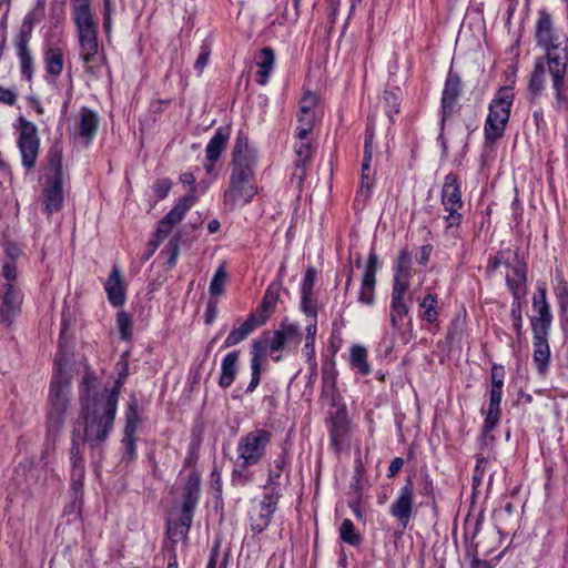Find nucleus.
I'll return each instance as SVG.
<instances>
[{
  "instance_id": "f257e3e1",
  "label": "nucleus",
  "mask_w": 568,
  "mask_h": 568,
  "mask_svg": "<svg viewBox=\"0 0 568 568\" xmlns=\"http://www.w3.org/2000/svg\"><path fill=\"white\" fill-rule=\"evenodd\" d=\"M535 38L537 45L545 51L534 62L528 90L534 97L540 95L546 88L549 75L556 111L568 109V45L555 31L550 14L540 11L536 23Z\"/></svg>"
},
{
  "instance_id": "f03ea898",
  "label": "nucleus",
  "mask_w": 568,
  "mask_h": 568,
  "mask_svg": "<svg viewBox=\"0 0 568 568\" xmlns=\"http://www.w3.org/2000/svg\"><path fill=\"white\" fill-rule=\"evenodd\" d=\"M98 381L85 373L80 390L81 410L72 430V444H87L95 448L104 443L111 433L116 414L119 388L97 392Z\"/></svg>"
},
{
  "instance_id": "7ed1b4c3",
  "label": "nucleus",
  "mask_w": 568,
  "mask_h": 568,
  "mask_svg": "<svg viewBox=\"0 0 568 568\" xmlns=\"http://www.w3.org/2000/svg\"><path fill=\"white\" fill-rule=\"evenodd\" d=\"M256 164V150L250 144L247 136L240 132L232 151L229 186L223 194L225 206L233 210L236 205H245L257 194Z\"/></svg>"
},
{
  "instance_id": "20e7f679",
  "label": "nucleus",
  "mask_w": 568,
  "mask_h": 568,
  "mask_svg": "<svg viewBox=\"0 0 568 568\" xmlns=\"http://www.w3.org/2000/svg\"><path fill=\"white\" fill-rule=\"evenodd\" d=\"M72 19L77 27L80 57L87 72L95 74L102 58L99 57L98 26L91 11V0H71Z\"/></svg>"
},
{
  "instance_id": "39448f33",
  "label": "nucleus",
  "mask_w": 568,
  "mask_h": 568,
  "mask_svg": "<svg viewBox=\"0 0 568 568\" xmlns=\"http://www.w3.org/2000/svg\"><path fill=\"white\" fill-rule=\"evenodd\" d=\"M47 161L48 173L44 175L40 201L44 213L50 217L53 213L62 210L64 202L62 189V148L60 144L57 143L50 148Z\"/></svg>"
},
{
  "instance_id": "423d86ee",
  "label": "nucleus",
  "mask_w": 568,
  "mask_h": 568,
  "mask_svg": "<svg viewBox=\"0 0 568 568\" xmlns=\"http://www.w3.org/2000/svg\"><path fill=\"white\" fill-rule=\"evenodd\" d=\"M200 499V475L191 471L183 487L182 511L178 520H169L166 534L173 542L184 540L192 525L193 514Z\"/></svg>"
},
{
  "instance_id": "0eeeda50",
  "label": "nucleus",
  "mask_w": 568,
  "mask_h": 568,
  "mask_svg": "<svg viewBox=\"0 0 568 568\" xmlns=\"http://www.w3.org/2000/svg\"><path fill=\"white\" fill-rule=\"evenodd\" d=\"M71 403V379L61 368L53 375L49 393V427L60 430Z\"/></svg>"
},
{
  "instance_id": "6e6552de",
  "label": "nucleus",
  "mask_w": 568,
  "mask_h": 568,
  "mask_svg": "<svg viewBox=\"0 0 568 568\" xmlns=\"http://www.w3.org/2000/svg\"><path fill=\"white\" fill-rule=\"evenodd\" d=\"M513 100V89L504 87L497 91L495 98L489 103V112L484 128L487 142L494 143L504 135L510 116Z\"/></svg>"
},
{
  "instance_id": "1a4fd4ad",
  "label": "nucleus",
  "mask_w": 568,
  "mask_h": 568,
  "mask_svg": "<svg viewBox=\"0 0 568 568\" xmlns=\"http://www.w3.org/2000/svg\"><path fill=\"white\" fill-rule=\"evenodd\" d=\"M272 440V433L264 428H255L244 436L237 443V463L245 469L257 465L266 455V449Z\"/></svg>"
},
{
  "instance_id": "9d476101",
  "label": "nucleus",
  "mask_w": 568,
  "mask_h": 568,
  "mask_svg": "<svg viewBox=\"0 0 568 568\" xmlns=\"http://www.w3.org/2000/svg\"><path fill=\"white\" fill-rule=\"evenodd\" d=\"M17 145L21 154L22 165L27 171L34 169L40 152V138L37 125L24 116L18 119Z\"/></svg>"
},
{
  "instance_id": "9b49d317",
  "label": "nucleus",
  "mask_w": 568,
  "mask_h": 568,
  "mask_svg": "<svg viewBox=\"0 0 568 568\" xmlns=\"http://www.w3.org/2000/svg\"><path fill=\"white\" fill-rule=\"evenodd\" d=\"M442 204L444 210L448 213L445 217L447 227L458 226L462 222V214L459 211L464 206L462 200V190L457 176L449 173L445 176L442 187Z\"/></svg>"
},
{
  "instance_id": "f8f14e48",
  "label": "nucleus",
  "mask_w": 568,
  "mask_h": 568,
  "mask_svg": "<svg viewBox=\"0 0 568 568\" xmlns=\"http://www.w3.org/2000/svg\"><path fill=\"white\" fill-rule=\"evenodd\" d=\"M389 325L395 341L406 345L413 338V323L409 317V306L406 302L390 301Z\"/></svg>"
},
{
  "instance_id": "ddd939ff",
  "label": "nucleus",
  "mask_w": 568,
  "mask_h": 568,
  "mask_svg": "<svg viewBox=\"0 0 568 568\" xmlns=\"http://www.w3.org/2000/svg\"><path fill=\"white\" fill-rule=\"evenodd\" d=\"M280 499L278 491H267L264 494L263 499L255 505L250 511V527L253 534L257 535L264 531L277 508Z\"/></svg>"
},
{
  "instance_id": "4468645a",
  "label": "nucleus",
  "mask_w": 568,
  "mask_h": 568,
  "mask_svg": "<svg viewBox=\"0 0 568 568\" xmlns=\"http://www.w3.org/2000/svg\"><path fill=\"white\" fill-rule=\"evenodd\" d=\"M22 295L20 290L12 283L2 286L0 293V323L9 326L20 314Z\"/></svg>"
},
{
  "instance_id": "2eb2a0df",
  "label": "nucleus",
  "mask_w": 568,
  "mask_h": 568,
  "mask_svg": "<svg viewBox=\"0 0 568 568\" xmlns=\"http://www.w3.org/2000/svg\"><path fill=\"white\" fill-rule=\"evenodd\" d=\"M414 509V484L407 478L406 484L400 488L398 496L390 506V515L395 517L403 528H406Z\"/></svg>"
},
{
  "instance_id": "dca6fc26",
  "label": "nucleus",
  "mask_w": 568,
  "mask_h": 568,
  "mask_svg": "<svg viewBox=\"0 0 568 568\" xmlns=\"http://www.w3.org/2000/svg\"><path fill=\"white\" fill-rule=\"evenodd\" d=\"M396 267L397 272L394 277L390 301L405 302V294L409 287L408 277L412 268V256L407 250L400 251Z\"/></svg>"
},
{
  "instance_id": "f3484780",
  "label": "nucleus",
  "mask_w": 568,
  "mask_h": 568,
  "mask_svg": "<svg viewBox=\"0 0 568 568\" xmlns=\"http://www.w3.org/2000/svg\"><path fill=\"white\" fill-rule=\"evenodd\" d=\"M532 307L538 314V316L531 318L532 334H548L552 316L546 300L545 288H539L538 294L534 295Z\"/></svg>"
},
{
  "instance_id": "a211bd4d",
  "label": "nucleus",
  "mask_w": 568,
  "mask_h": 568,
  "mask_svg": "<svg viewBox=\"0 0 568 568\" xmlns=\"http://www.w3.org/2000/svg\"><path fill=\"white\" fill-rule=\"evenodd\" d=\"M301 343V331L295 324L283 323L273 334L270 342V351L278 352L285 349L288 345H298Z\"/></svg>"
},
{
  "instance_id": "6ab92c4d",
  "label": "nucleus",
  "mask_w": 568,
  "mask_h": 568,
  "mask_svg": "<svg viewBox=\"0 0 568 568\" xmlns=\"http://www.w3.org/2000/svg\"><path fill=\"white\" fill-rule=\"evenodd\" d=\"M460 83L462 81L457 73H448L442 97L443 122L454 111L455 104L460 93Z\"/></svg>"
},
{
  "instance_id": "aec40b11",
  "label": "nucleus",
  "mask_w": 568,
  "mask_h": 568,
  "mask_svg": "<svg viewBox=\"0 0 568 568\" xmlns=\"http://www.w3.org/2000/svg\"><path fill=\"white\" fill-rule=\"evenodd\" d=\"M374 139V128L368 124L365 135L364 144V159L362 163L361 176V194L368 196L373 186V179L371 178V161H372V144Z\"/></svg>"
},
{
  "instance_id": "412c9836",
  "label": "nucleus",
  "mask_w": 568,
  "mask_h": 568,
  "mask_svg": "<svg viewBox=\"0 0 568 568\" xmlns=\"http://www.w3.org/2000/svg\"><path fill=\"white\" fill-rule=\"evenodd\" d=\"M267 343L263 339H255L251 348V381L245 389L246 393H253L260 384L262 361Z\"/></svg>"
},
{
  "instance_id": "4be33fe9",
  "label": "nucleus",
  "mask_w": 568,
  "mask_h": 568,
  "mask_svg": "<svg viewBox=\"0 0 568 568\" xmlns=\"http://www.w3.org/2000/svg\"><path fill=\"white\" fill-rule=\"evenodd\" d=\"M503 397V387L489 389V406L483 425V434L487 436L498 425L500 420L501 409L500 403Z\"/></svg>"
},
{
  "instance_id": "5701e85b",
  "label": "nucleus",
  "mask_w": 568,
  "mask_h": 568,
  "mask_svg": "<svg viewBox=\"0 0 568 568\" xmlns=\"http://www.w3.org/2000/svg\"><path fill=\"white\" fill-rule=\"evenodd\" d=\"M104 288L108 294V300L113 306H122L125 302V290L121 277L120 270L114 266L109 275Z\"/></svg>"
},
{
  "instance_id": "b1692460",
  "label": "nucleus",
  "mask_w": 568,
  "mask_h": 568,
  "mask_svg": "<svg viewBox=\"0 0 568 568\" xmlns=\"http://www.w3.org/2000/svg\"><path fill=\"white\" fill-rule=\"evenodd\" d=\"M534 336V363L539 374H545L549 367L550 348L547 341L548 334H532Z\"/></svg>"
},
{
  "instance_id": "393cba45",
  "label": "nucleus",
  "mask_w": 568,
  "mask_h": 568,
  "mask_svg": "<svg viewBox=\"0 0 568 568\" xmlns=\"http://www.w3.org/2000/svg\"><path fill=\"white\" fill-rule=\"evenodd\" d=\"M264 325L263 318H258L253 314H250L245 322H243L239 327L232 329L227 335L224 346L232 347L237 345L242 341L248 337V335L257 327Z\"/></svg>"
},
{
  "instance_id": "a878e982",
  "label": "nucleus",
  "mask_w": 568,
  "mask_h": 568,
  "mask_svg": "<svg viewBox=\"0 0 568 568\" xmlns=\"http://www.w3.org/2000/svg\"><path fill=\"white\" fill-rule=\"evenodd\" d=\"M280 291H281V283L280 282H273L268 285L264 297L262 300L261 305L257 307L255 312L252 314L254 316H257L258 318H263V324L266 323V321L270 318V316L273 313V310L278 301L280 297Z\"/></svg>"
},
{
  "instance_id": "bb28decb",
  "label": "nucleus",
  "mask_w": 568,
  "mask_h": 568,
  "mask_svg": "<svg viewBox=\"0 0 568 568\" xmlns=\"http://www.w3.org/2000/svg\"><path fill=\"white\" fill-rule=\"evenodd\" d=\"M312 152V146L306 140H300V143L295 146L296 160L292 180H295L298 185H301L305 179L306 168Z\"/></svg>"
},
{
  "instance_id": "cd10ccee",
  "label": "nucleus",
  "mask_w": 568,
  "mask_h": 568,
  "mask_svg": "<svg viewBox=\"0 0 568 568\" xmlns=\"http://www.w3.org/2000/svg\"><path fill=\"white\" fill-rule=\"evenodd\" d=\"M229 139L230 130L226 128H219L206 145V160L210 162L217 161L225 149Z\"/></svg>"
},
{
  "instance_id": "c85d7f7f",
  "label": "nucleus",
  "mask_w": 568,
  "mask_h": 568,
  "mask_svg": "<svg viewBox=\"0 0 568 568\" xmlns=\"http://www.w3.org/2000/svg\"><path fill=\"white\" fill-rule=\"evenodd\" d=\"M237 362H239V352L233 351L225 355L221 365V375L219 378V385L222 388L230 387L235 377L237 375Z\"/></svg>"
},
{
  "instance_id": "c756f323",
  "label": "nucleus",
  "mask_w": 568,
  "mask_h": 568,
  "mask_svg": "<svg viewBox=\"0 0 568 568\" xmlns=\"http://www.w3.org/2000/svg\"><path fill=\"white\" fill-rule=\"evenodd\" d=\"M99 119L95 112L88 108H82L80 111L79 134L85 140L88 144L95 135Z\"/></svg>"
},
{
  "instance_id": "7c9ffc66",
  "label": "nucleus",
  "mask_w": 568,
  "mask_h": 568,
  "mask_svg": "<svg viewBox=\"0 0 568 568\" xmlns=\"http://www.w3.org/2000/svg\"><path fill=\"white\" fill-rule=\"evenodd\" d=\"M194 187L190 194L181 197L178 203L172 207V210L164 216L169 223L173 226L181 222L185 216L186 212L194 205L197 201V197L193 194Z\"/></svg>"
},
{
  "instance_id": "2f4dec72",
  "label": "nucleus",
  "mask_w": 568,
  "mask_h": 568,
  "mask_svg": "<svg viewBox=\"0 0 568 568\" xmlns=\"http://www.w3.org/2000/svg\"><path fill=\"white\" fill-rule=\"evenodd\" d=\"M275 62V54L271 48H263L261 50L260 60L257 62L258 71L256 82L260 85H265L268 80Z\"/></svg>"
},
{
  "instance_id": "473e14b6",
  "label": "nucleus",
  "mask_w": 568,
  "mask_h": 568,
  "mask_svg": "<svg viewBox=\"0 0 568 568\" xmlns=\"http://www.w3.org/2000/svg\"><path fill=\"white\" fill-rule=\"evenodd\" d=\"M506 282L516 300L520 298L526 283V272L521 264L511 266L510 272L506 274Z\"/></svg>"
},
{
  "instance_id": "72a5a7b5",
  "label": "nucleus",
  "mask_w": 568,
  "mask_h": 568,
  "mask_svg": "<svg viewBox=\"0 0 568 568\" xmlns=\"http://www.w3.org/2000/svg\"><path fill=\"white\" fill-rule=\"evenodd\" d=\"M348 432V423L345 413L337 412L331 419L329 435L332 444L338 448Z\"/></svg>"
},
{
  "instance_id": "f704fd0d",
  "label": "nucleus",
  "mask_w": 568,
  "mask_h": 568,
  "mask_svg": "<svg viewBox=\"0 0 568 568\" xmlns=\"http://www.w3.org/2000/svg\"><path fill=\"white\" fill-rule=\"evenodd\" d=\"M45 70L49 74L58 77L63 70V53L59 48H49L44 51Z\"/></svg>"
},
{
  "instance_id": "c9c22d12",
  "label": "nucleus",
  "mask_w": 568,
  "mask_h": 568,
  "mask_svg": "<svg viewBox=\"0 0 568 568\" xmlns=\"http://www.w3.org/2000/svg\"><path fill=\"white\" fill-rule=\"evenodd\" d=\"M33 28V18L31 14H27L22 21L19 33L16 37L14 44L18 52L30 51L28 43L31 39Z\"/></svg>"
},
{
  "instance_id": "e433bc0d",
  "label": "nucleus",
  "mask_w": 568,
  "mask_h": 568,
  "mask_svg": "<svg viewBox=\"0 0 568 568\" xmlns=\"http://www.w3.org/2000/svg\"><path fill=\"white\" fill-rule=\"evenodd\" d=\"M138 407V400L134 397L131 398L125 410L124 436H134L138 430L140 424Z\"/></svg>"
},
{
  "instance_id": "4c0bfd02",
  "label": "nucleus",
  "mask_w": 568,
  "mask_h": 568,
  "mask_svg": "<svg viewBox=\"0 0 568 568\" xmlns=\"http://www.w3.org/2000/svg\"><path fill=\"white\" fill-rule=\"evenodd\" d=\"M351 365L363 375L371 373V367L367 363V351L365 347L355 345L351 349Z\"/></svg>"
},
{
  "instance_id": "58836bf2",
  "label": "nucleus",
  "mask_w": 568,
  "mask_h": 568,
  "mask_svg": "<svg viewBox=\"0 0 568 568\" xmlns=\"http://www.w3.org/2000/svg\"><path fill=\"white\" fill-rule=\"evenodd\" d=\"M318 114L297 112L296 136L298 140H306L312 132Z\"/></svg>"
},
{
  "instance_id": "ea45409f",
  "label": "nucleus",
  "mask_w": 568,
  "mask_h": 568,
  "mask_svg": "<svg viewBox=\"0 0 568 568\" xmlns=\"http://www.w3.org/2000/svg\"><path fill=\"white\" fill-rule=\"evenodd\" d=\"M376 278L372 276H362L361 288L358 292V302L372 306L375 302Z\"/></svg>"
},
{
  "instance_id": "a19ab883",
  "label": "nucleus",
  "mask_w": 568,
  "mask_h": 568,
  "mask_svg": "<svg viewBox=\"0 0 568 568\" xmlns=\"http://www.w3.org/2000/svg\"><path fill=\"white\" fill-rule=\"evenodd\" d=\"M70 454H71V462H72L71 480H73V481L78 480L79 483L83 481L85 469H84V464H83V459L81 457V449H80L79 445L72 444Z\"/></svg>"
},
{
  "instance_id": "79ce46f5",
  "label": "nucleus",
  "mask_w": 568,
  "mask_h": 568,
  "mask_svg": "<svg viewBox=\"0 0 568 568\" xmlns=\"http://www.w3.org/2000/svg\"><path fill=\"white\" fill-rule=\"evenodd\" d=\"M339 536L344 542L352 546H357L362 541V536L355 531L354 524L348 518L343 520L339 527Z\"/></svg>"
},
{
  "instance_id": "37998d69",
  "label": "nucleus",
  "mask_w": 568,
  "mask_h": 568,
  "mask_svg": "<svg viewBox=\"0 0 568 568\" xmlns=\"http://www.w3.org/2000/svg\"><path fill=\"white\" fill-rule=\"evenodd\" d=\"M227 277V273L223 265H221L213 275L210 283V294L212 296H220L224 293V285Z\"/></svg>"
},
{
  "instance_id": "c03bdc74",
  "label": "nucleus",
  "mask_w": 568,
  "mask_h": 568,
  "mask_svg": "<svg viewBox=\"0 0 568 568\" xmlns=\"http://www.w3.org/2000/svg\"><path fill=\"white\" fill-rule=\"evenodd\" d=\"M320 99L315 93L305 92L303 98L300 100L298 112L302 113H315L320 114Z\"/></svg>"
},
{
  "instance_id": "a18cd8bd",
  "label": "nucleus",
  "mask_w": 568,
  "mask_h": 568,
  "mask_svg": "<svg viewBox=\"0 0 568 568\" xmlns=\"http://www.w3.org/2000/svg\"><path fill=\"white\" fill-rule=\"evenodd\" d=\"M436 305L437 298L433 294H427L420 302V307L425 310L422 316L428 323H434L437 320L438 312L436 311Z\"/></svg>"
},
{
  "instance_id": "49530a36",
  "label": "nucleus",
  "mask_w": 568,
  "mask_h": 568,
  "mask_svg": "<svg viewBox=\"0 0 568 568\" xmlns=\"http://www.w3.org/2000/svg\"><path fill=\"white\" fill-rule=\"evenodd\" d=\"M336 373L333 366L325 365L322 369V384L323 393L325 395H333L335 392Z\"/></svg>"
},
{
  "instance_id": "de8ad7c7",
  "label": "nucleus",
  "mask_w": 568,
  "mask_h": 568,
  "mask_svg": "<svg viewBox=\"0 0 568 568\" xmlns=\"http://www.w3.org/2000/svg\"><path fill=\"white\" fill-rule=\"evenodd\" d=\"M173 225L169 223L164 217L160 220L158 229L154 234V240L151 241V245H153V251L158 248L161 242H163L169 234L172 232Z\"/></svg>"
},
{
  "instance_id": "09e8293b",
  "label": "nucleus",
  "mask_w": 568,
  "mask_h": 568,
  "mask_svg": "<svg viewBox=\"0 0 568 568\" xmlns=\"http://www.w3.org/2000/svg\"><path fill=\"white\" fill-rule=\"evenodd\" d=\"M383 102L385 113L387 114L389 120L393 121L394 114L398 113L399 111L398 97L393 92L385 91L383 94Z\"/></svg>"
},
{
  "instance_id": "8fccbe9b",
  "label": "nucleus",
  "mask_w": 568,
  "mask_h": 568,
  "mask_svg": "<svg viewBox=\"0 0 568 568\" xmlns=\"http://www.w3.org/2000/svg\"><path fill=\"white\" fill-rule=\"evenodd\" d=\"M116 322L122 338L130 339L132 336V320L130 315L125 312H120Z\"/></svg>"
},
{
  "instance_id": "3c124183",
  "label": "nucleus",
  "mask_w": 568,
  "mask_h": 568,
  "mask_svg": "<svg viewBox=\"0 0 568 568\" xmlns=\"http://www.w3.org/2000/svg\"><path fill=\"white\" fill-rule=\"evenodd\" d=\"M21 73L27 80H31L33 71V58L30 51L18 52Z\"/></svg>"
},
{
  "instance_id": "603ef678",
  "label": "nucleus",
  "mask_w": 568,
  "mask_h": 568,
  "mask_svg": "<svg viewBox=\"0 0 568 568\" xmlns=\"http://www.w3.org/2000/svg\"><path fill=\"white\" fill-rule=\"evenodd\" d=\"M172 187V181L170 179H160L153 183V192L155 193L156 200H163L168 196Z\"/></svg>"
},
{
  "instance_id": "864d4df0",
  "label": "nucleus",
  "mask_w": 568,
  "mask_h": 568,
  "mask_svg": "<svg viewBox=\"0 0 568 568\" xmlns=\"http://www.w3.org/2000/svg\"><path fill=\"white\" fill-rule=\"evenodd\" d=\"M136 438L135 436H123L122 444L124 447L123 459L126 462L134 460L136 457Z\"/></svg>"
},
{
  "instance_id": "5fc2aeb1",
  "label": "nucleus",
  "mask_w": 568,
  "mask_h": 568,
  "mask_svg": "<svg viewBox=\"0 0 568 568\" xmlns=\"http://www.w3.org/2000/svg\"><path fill=\"white\" fill-rule=\"evenodd\" d=\"M211 50L207 45H202L200 54L194 63V70L197 74H202L204 68L207 65L210 60Z\"/></svg>"
},
{
  "instance_id": "6e6d98bb",
  "label": "nucleus",
  "mask_w": 568,
  "mask_h": 568,
  "mask_svg": "<svg viewBox=\"0 0 568 568\" xmlns=\"http://www.w3.org/2000/svg\"><path fill=\"white\" fill-rule=\"evenodd\" d=\"M379 267L378 257L375 252H371L368 258L365 263L363 276H372V278H376V273Z\"/></svg>"
},
{
  "instance_id": "4d7b16f0",
  "label": "nucleus",
  "mask_w": 568,
  "mask_h": 568,
  "mask_svg": "<svg viewBox=\"0 0 568 568\" xmlns=\"http://www.w3.org/2000/svg\"><path fill=\"white\" fill-rule=\"evenodd\" d=\"M302 310L311 318H316V307L312 301V294H302Z\"/></svg>"
},
{
  "instance_id": "13d9d810",
  "label": "nucleus",
  "mask_w": 568,
  "mask_h": 568,
  "mask_svg": "<svg viewBox=\"0 0 568 568\" xmlns=\"http://www.w3.org/2000/svg\"><path fill=\"white\" fill-rule=\"evenodd\" d=\"M505 254L504 252L501 253H498L496 256H494L493 258H489L488 261V264H487V270L489 272H495L496 270H498L501 265H505L506 267H510V264L508 262V258L505 257Z\"/></svg>"
},
{
  "instance_id": "bf43d9fd",
  "label": "nucleus",
  "mask_w": 568,
  "mask_h": 568,
  "mask_svg": "<svg viewBox=\"0 0 568 568\" xmlns=\"http://www.w3.org/2000/svg\"><path fill=\"white\" fill-rule=\"evenodd\" d=\"M491 386L495 388L504 386L505 372L504 367L499 365H493L491 371Z\"/></svg>"
},
{
  "instance_id": "052dcab7",
  "label": "nucleus",
  "mask_w": 568,
  "mask_h": 568,
  "mask_svg": "<svg viewBox=\"0 0 568 568\" xmlns=\"http://www.w3.org/2000/svg\"><path fill=\"white\" fill-rule=\"evenodd\" d=\"M314 277H315V272L313 268H308L306 272H305V275H304V278H303V283H302V294H312V290H313V286H314Z\"/></svg>"
},
{
  "instance_id": "680f3d73",
  "label": "nucleus",
  "mask_w": 568,
  "mask_h": 568,
  "mask_svg": "<svg viewBox=\"0 0 568 568\" xmlns=\"http://www.w3.org/2000/svg\"><path fill=\"white\" fill-rule=\"evenodd\" d=\"M510 313H511V317H513V321H514L513 326H514L515 331L517 332V334L520 335L521 334V326H523L520 303L513 304Z\"/></svg>"
},
{
  "instance_id": "e2e57ef3",
  "label": "nucleus",
  "mask_w": 568,
  "mask_h": 568,
  "mask_svg": "<svg viewBox=\"0 0 568 568\" xmlns=\"http://www.w3.org/2000/svg\"><path fill=\"white\" fill-rule=\"evenodd\" d=\"M17 101V92L0 85V103L13 105Z\"/></svg>"
},
{
  "instance_id": "0e129e2a",
  "label": "nucleus",
  "mask_w": 568,
  "mask_h": 568,
  "mask_svg": "<svg viewBox=\"0 0 568 568\" xmlns=\"http://www.w3.org/2000/svg\"><path fill=\"white\" fill-rule=\"evenodd\" d=\"M2 274L8 281H14L17 277V266L14 261H6L2 265Z\"/></svg>"
},
{
  "instance_id": "69168bd1",
  "label": "nucleus",
  "mask_w": 568,
  "mask_h": 568,
  "mask_svg": "<svg viewBox=\"0 0 568 568\" xmlns=\"http://www.w3.org/2000/svg\"><path fill=\"white\" fill-rule=\"evenodd\" d=\"M168 250L170 251V258L168 263L170 265H174L179 256V237L175 236L170 240L168 244Z\"/></svg>"
},
{
  "instance_id": "338daca9",
  "label": "nucleus",
  "mask_w": 568,
  "mask_h": 568,
  "mask_svg": "<svg viewBox=\"0 0 568 568\" xmlns=\"http://www.w3.org/2000/svg\"><path fill=\"white\" fill-rule=\"evenodd\" d=\"M432 251H433L432 245H423L419 248L418 254L416 255L417 263L422 264V265L426 264L430 257Z\"/></svg>"
},
{
  "instance_id": "774afa93",
  "label": "nucleus",
  "mask_w": 568,
  "mask_h": 568,
  "mask_svg": "<svg viewBox=\"0 0 568 568\" xmlns=\"http://www.w3.org/2000/svg\"><path fill=\"white\" fill-rule=\"evenodd\" d=\"M403 465H404L403 458H400V457L394 458L392 460L389 467H388L387 477L388 478H394L399 473V470L402 469Z\"/></svg>"
}]
</instances>
